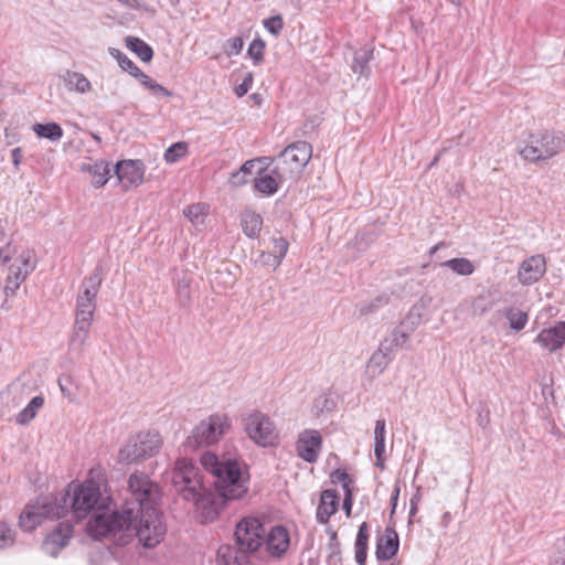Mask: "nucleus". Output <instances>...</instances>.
<instances>
[{
	"mask_svg": "<svg viewBox=\"0 0 565 565\" xmlns=\"http://www.w3.org/2000/svg\"><path fill=\"white\" fill-rule=\"evenodd\" d=\"M265 42L262 39H255L248 46L247 53L254 60L255 64H259L264 60Z\"/></svg>",
	"mask_w": 565,
	"mask_h": 565,
	"instance_id": "49530a36",
	"label": "nucleus"
},
{
	"mask_svg": "<svg viewBox=\"0 0 565 565\" xmlns=\"http://www.w3.org/2000/svg\"><path fill=\"white\" fill-rule=\"evenodd\" d=\"M92 323L93 320L75 318L68 341V348L71 351H77L79 353L84 351V347L89 337Z\"/></svg>",
	"mask_w": 565,
	"mask_h": 565,
	"instance_id": "5701e85b",
	"label": "nucleus"
},
{
	"mask_svg": "<svg viewBox=\"0 0 565 565\" xmlns=\"http://www.w3.org/2000/svg\"><path fill=\"white\" fill-rule=\"evenodd\" d=\"M488 309H489V307L484 303L483 297H477L472 301V313L473 315H476V316L483 315L484 312L488 311Z\"/></svg>",
	"mask_w": 565,
	"mask_h": 565,
	"instance_id": "5fc2aeb1",
	"label": "nucleus"
},
{
	"mask_svg": "<svg viewBox=\"0 0 565 565\" xmlns=\"http://www.w3.org/2000/svg\"><path fill=\"white\" fill-rule=\"evenodd\" d=\"M12 259V250L10 245L8 244L4 248H0V270L7 268V265Z\"/></svg>",
	"mask_w": 565,
	"mask_h": 565,
	"instance_id": "864d4df0",
	"label": "nucleus"
},
{
	"mask_svg": "<svg viewBox=\"0 0 565 565\" xmlns=\"http://www.w3.org/2000/svg\"><path fill=\"white\" fill-rule=\"evenodd\" d=\"M108 53L113 58H115L120 66V68L130 75L136 71L138 67L125 53H122L120 50L115 47H109Z\"/></svg>",
	"mask_w": 565,
	"mask_h": 565,
	"instance_id": "c03bdc74",
	"label": "nucleus"
},
{
	"mask_svg": "<svg viewBox=\"0 0 565 565\" xmlns=\"http://www.w3.org/2000/svg\"><path fill=\"white\" fill-rule=\"evenodd\" d=\"M289 244L286 238L279 236L273 238V248L267 255L274 257V266L278 267L288 252Z\"/></svg>",
	"mask_w": 565,
	"mask_h": 565,
	"instance_id": "a19ab883",
	"label": "nucleus"
},
{
	"mask_svg": "<svg viewBox=\"0 0 565 565\" xmlns=\"http://www.w3.org/2000/svg\"><path fill=\"white\" fill-rule=\"evenodd\" d=\"M322 448V437L316 429H305L296 441V451L305 461L316 462Z\"/></svg>",
	"mask_w": 565,
	"mask_h": 565,
	"instance_id": "4468645a",
	"label": "nucleus"
},
{
	"mask_svg": "<svg viewBox=\"0 0 565 565\" xmlns=\"http://www.w3.org/2000/svg\"><path fill=\"white\" fill-rule=\"evenodd\" d=\"M14 542V531L4 522L0 523V548L11 546Z\"/></svg>",
	"mask_w": 565,
	"mask_h": 565,
	"instance_id": "09e8293b",
	"label": "nucleus"
},
{
	"mask_svg": "<svg viewBox=\"0 0 565 565\" xmlns=\"http://www.w3.org/2000/svg\"><path fill=\"white\" fill-rule=\"evenodd\" d=\"M126 46L132 51L142 62H150L153 57L152 47L143 40L128 35L125 38Z\"/></svg>",
	"mask_w": 565,
	"mask_h": 565,
	"instance_id": "c756f323",
	"label": "nucleus"
},
{
	"mask_svg": "<svg viewBox=\"0 0 565 565\" xmlns=\"http://www.w3.org/2000/svg\"><path fill=\"white\" fill-rule=\"evenodd\" d=\"M103 281V267L97 265L93 273L85 277L79 286L78 298L88 299L96 302V298Z\"/></svg>",
	"mask_w": 565,
	"mask_h": 565,
	"instance_id": "b1692460",
	"label": "nucleus"
},
{
	"mask_svg": "<svg viewBox=\"0 0 565 565\" xmlns=\"http://www.w3.org/2000/svg\"><path fill=\"white\" fill-rule=\"evenodd\" d=\"M392 352H387L385 348H383V343H381L377 351H375L367 363L369 370H371L373 373H382L388 365L391 358L390 354Z\"/></svg>",
	"mask_w": 565,
	"mask_h": 565,
	"instance_id": "4c0bfd02",
	"label": "nucleus"
},
{
	"mask_svg": "<svg viewBox=\"0 0 565 565\" xmlns=\"http://www.w3.org/2000/svg\"><path fill=\"white\" fill-rule=\"evenodd\" d=\"M443 152H444V150L439 151V152L434 157V159L431 160V162H430V163H429V166H428V169H430V168L435 167V166L438 163V161H439V159H440V157H441Z\"/></svg>",
	"mask_w": 565,
	"mask_h": 565,
	"instance_id": "e2e57ef3",
	"label": "nucleus"
},
{
	"mask_svg": "<svg viewBox=\"0 0 565 565\" xmlns=\"http://www.w3.org/2000/svg\"><path fill=\"white\" fill-rule=\"evenodd\" d=\"M32 130L40 138L49 139L53 142L61 140L63 129L57 122L34 124Z\"/></svg>",
	"mask_w": 565,
	"mask_h": 565,
	"instance_id": "473e14b6",
	"label": "nucleus"
},
{
	"mask_svg": "<svg viewBox=\"0 0 565 565\" xmlns=\"http://www.w3.org/2000/svg\"><path fill=\"white\" fill-rule=\"evenodd\" d=\"M232 498H224L220 491L206 490L204 487L202 491L198 493V498L191 499L190 501L195 505L196 518L201 523H209L216 520L224 509L227 501H232Z\"/></svg>",
	"mask_w": 565,
	"mask_h": 565,
	"instance_id": "f8f14e48",
	"label": "nucleus"
},
{
	"mask_svg": "<svg viewBox=\"0 0 565 565\" xmlns=\"http://www.w3.org/2000/svg\"><path fill=\"white\" fill-rule=\"evenodd\" d=\"M398 495H399V487L395 486V488L391 494L392 513H394V511L396 509Z\"/></svg>",
	"mask_w": 565,
	"mask_h": 565,
	"instance_id": "bf43d9fd",
	"label": "nucleus"
},
{
	"mask_svg": "<svg viewBox=\"0 0 565 565\" xmlns=\"http://www.w3.org/2000/svg\"><path fill=\"white\" fill-rule=\"evenodd\" d=\"M162 439L158 431H140L129 438L118 452L119 462L132 463L159 452Z\"/></svg>",
	"mask_w": 565,
	"mask_h": 565,
	"instance_id": "9d476101",
	"label": "nucleus"
},
{
	"mask_svg": "<svg viewBox=\"0 0 565 565\" xmlns=\"http://www.w3.org/2000/svg\"><path fill=\"white\" fill-rule=\"evenodd\" d=\"M230 50L226 52L227 55H236L243 50V39L239 36L232 38L227 41Z\"/></svg>",
	"mask_w": 565,
	"mask_h": 565,
	"instance_id": "603ef678",
	"label": "nucleus"
},
{
	"mask_svg": "<svg viewBox=\"0 0 565 565\" xmlns=\"http://www.w3.org/2000/svg\"><path fill=\"white\" fill-rule=\"evenodd\" d=\"M132 77L138 79L141 85L152 92L154 95H163L166 97H170L172 93L163 87L161 84L157 83L146 73H143L139 67L131 74Z\"/></svg>",
	"mask_w": 565,
	"mask_h": 565,
	"instance_id": "e433bc0d",
	"label": "nucleus"
},
{
	"mask_svg": "<svg viewBox=\"0 0 565 565\" xmlns=\"http://www.w3.org/2000/svg\"><path fill=\"white\" fill-rule=\"evenodd\" d=\"M399 546V540L397 532L387 526L382 535H380L376 540V550L375 556L377 561L384 562L393 558Z\"/></svg>",
	"mask_w": 565,
	"mask_h": 565,
	"instance_id": "aec40b11",
	"label": "nucleus"
},
{
	"mask_svg": "<svg viewBox=\"0 0 565 565\" xmlns=\"http://www.w3.org/2000/svg\"><path fill=\"white\" fill-rule=\"evenodd\" d=\"M128 489L131 499L124 504H130L136 511L157 508L160 500V488L147 473L134 472L128 479Z\"/></svg>",
	"mask_w": 565,
	"mask_h": 565,
	"instance_id": "6e6552de",
	"label": "nucleus"
},
{
	"mask_svg": "<svg viewBox=\"0 0 565 565\" xmlns=\"http://www.w3.org/2000/svg\"><path fill=\"white\" fill-rule=\"evenodd\" d=\"M241 225L246 236L255 238L262 231L263 217L254 211L245 210L241 215Z\"/></svg>",
	"mask_w": 565,
	"mask_h": 565,
	"instance_id": "bb28decb",
	"label": "nucleus"
},
{
	"mask_svg": "<svg viewBox=\"0 0 565 565\" xmlns=\"http://www.w3.org/2000/svg\"><path fill=\"white\" fill-rule=\"evenodd\" d=\"M234 536L236 542L234 546L253 554L264 543L263 524L255 518L243 519L236 525Z\"/></svg>",
	"mask_w": 565,
	"mask_h": 565,
	"instance_id": "ddd939ff",
	"label": "nucleus"
},
{
	"mask_svg": "<svg viewBox=\"0 0 565 565\" xmlns=\"http://www.w3.org/2000/svg\"><path fill=\"white\" fill-rule=\"evenodd\" d=\"M253 166H254V161H253V160L246 161V162L241 167V172H244V173H250Z\"/></svg>",
	"mask_w": 565,
	"mask_h": 565,
	"instance_id": "680f3d73",
	"label": "nucleus"
},
{
	"mask_svg": "<svg viewBox=\"0 0 565 565\" xmlns=\"http://www.w3.org/2000/svg\"><path fill=\"white\" fill-rule=\"evenodd\" d=\"M312 147L307 141H296L287 146L275 159L273 173L288 181L296 180L308 164Z\"/></svg>",
	"mask_w": 565,
	"mask_h": 565,
	"instance_id": "39448f33",
	"label": "nucleus"
},
{
	"mask_svg": "<svg viewBox=\"0 0 565 565\" xmlns=\"http://www.w3.org/2000/svg\"><path fill=\"white\" fill-rule=\"evenodd\" d=\"M73 535V524L70 521L60 522L42 543L45 554L55 557L64 548Z\"/></svg>",
	"mask_w": 565,
	"mask_h": 565,
	"instance_id": "dca6fc26",
	"label": "nucleus"
},
{
	"mask_svg": "<svg viewBox=\"0 0 565 565\" xmlns=\"http://www.w3.org/2000/svg\"><path fill=\"white\" fill-rule=\"evenodd\" d=\"M95 310V301L76 297L75 318L93 320Z\"/></svg>",
	"mask_w": 565,
	"mask_h": 565,
	"instance_id": "79ce46f5",
	"label": "nucleus"
},
{
	"mask_svg": "<svg viewBox=\"0 0 565 565\" xmlns=\"http://www.w3.org/2000/svg\"><path fill=\"white\" fill-rule=\"evenodd\" d=\"M501 313L508 319L510 328L516 332L524 329L529 321V315L514 307L504 308Z\"/></svg>",
	"mask_w": 565,
	"mask_h": 565,
	"instance_id": "c9c22d12",
	"label": "nucleus"
},
{
	"mask_svg": "<svg viewBox=\"0 0 565 565\" xmlns=\"http://www.w3.org/2000/svg\"><path fill=\"white\" fill-rule=\"evenodd\" d=\"M35 253L32 249H22L19 255L7 265L8 276L4 285L7 297L14 296L21 284L35 269Z\"/></svg>",
	"mask_w": 565,
	"mask_h": 565,
	"instance_id": "9b49d317",
	"label": "nucleus"
},
{
	"mask_svg": "<svg viewBox=\"0 0 565 565\" xmlns=\"http://www.w3.org/2000/svg\"><path fill=\"white\" fill-rule=\"evenodd\" d=\"M411 337V332L404 329V326L401 324L395 328L390 338H386L382 343L383 348L386 349L387 352H393L397 348L404 347Z\"/></svg>",
	"mask_w": 565,
	"mask_h": 565,
	"instance_id": "72a5a7b5",
	"label": "nucleus"
},
{
	"mask_svg": "<svg viewBox=\"0 0 565 565\" xmlns=\"http://www.w3.org/2000/svg\"><path fill=\"white\" fill-rule=\"evenodd\" d=\"M339 493L335 489L323 490L320 494V503L316 518L320 524L329 523L330 518L338 511Z\"/></svg>",
	"mask_w": 565,
	"mask_h": 565,
	"instance_id": "4be33fe9",
	"label": "nucleus"
},
{
	"mask_svg": "<svg viewBox=\"0 0 565 565\" xmlns=\"http://www.w3.org/2000/svg\"><path fill=\"white\" fill-rule=\"evenodd\" d=\"M565 148V134L556 130H540L531 134L527 145L519 153L530 162L545 161Z\"/></svg>",
	"mask_w": 565,
	"mask_h": 565,
	"instance_id": "423d86ee",
	"label": "nucleus"
},
{
	"mask_svg": "<svg viewBox=\"0 0 565 565\" xmlns=\"http://www.w3.org/2000/svg\"><path fill=\"white\" fill-rule=\"evenodd\" d=\"M178 295L183 303L188 302L190 299V288L189 284L185 281L178 282Z\"/></svg>",
	"mask_w": 565,
	"mask_h": 565,
	"instance_id": "6e6d98bb",
	"label": "nucleus"
},
{
	"mask_svg": "<svg viewBox=\"0 0 565 565\" xmlns=\"http://www.w3.org/2000/svg\"><path fill=\"white\" fill-rule=\"evenodd\" d=\"M172 486L186 501L198 498V493L204 488L199 467L191 459H178L172 471Z\"/></svg>",
	"mask_w": 565,
	"mask_h": 565,
	"instance_id": "1a4fd4ad",
	"label": "nucleus"
},
{
	"mask_svg": "<svg viewBox=\"0 0 565 565\" xmlns=\"http://www.w3.org/2000/svg\"><path fill=\"white\" fill-rule=\"evenodd\" d=\"M250 553L234 545H221L217 550V565H254Z\"/></svg>",
	"mask_w": 565,
	"mask_h": 565,
	"instance_id": "412c9836",
	"label": "nucleus"
},
{
	"mask_svg": "<svg viewBox=\"0 0 565 565\" xmlns=\"http://www.w3.org/2000/svg\"><path fill=\"white\" fill-rule=\"evenodd\" d=\"M264 542L267 553L273 558L280 559L289 550L290 535L285 526L276 525L270 529Z\"/></svg>",
	"mask_w": 565,
	"mask_h": 565,
	"instance_id": "a211bd4d",
	"label": "nucleus"
},
{
	"mask_svg": "<svg viewBox=\"0 0 565 565\" xmlns=\"http://www.w3.org/2000/svg\"><path fill=\"white\" fill-rule=\"evenodd\" d=\"M543 349L555 352L565 344V321H558L553 327L543 329L535 338Z\"/></svg>",
	"mask_w": 565,
	"mask_h": 565,
	"instance_id": "6ab92c4d",
	"label": "nucleus"
},
{
	"mask_svg": "<svg viewBox=\"0 0 565 565\" xmlns=\"http://www.w3.org/2000/svg\"><path fill=\"white\" fill-rule=\"evenodd\" d=\"M331 480L332 482L337 483V482H340L342 483V488L344 491H347V489H351L350 488V484L353 482L352 478L349 476V473L343 470V469H337L334 470L332 473H331Z\"/></svg>",
	"mask_w": 565,
	"mask_h": 565,
	"instance_id": "8fccbe9b",
	"label": "nucleus"
},
{
	"mask_svg": "<svg viewBox=\"0 0 565 565\" xmlns=\"http://www.w3.org/2000/svg\"><path fill=\"white\" fill-rule=\"evenodd\" d=\"M287 179H280L277 173L259 174L254 181V186L257 191L266 195H273L278 191L280 184L287 182Z\"/></svg>",
	"mask_w": 565,
	"mask_h": 565,
	"instance_id": "393cba45",
	"label": "nucleus"
},
{
	"mask_svg": "<svg viewBox=\"0 0 565 565\" xmlns=\"http://www.w3.org/2000/svg\"><path fill=\"white\" fill-rule=\"evenodd\" d=\"M63 81L68 89L76 90L82 94L89 92L92 88L90 82L82 73L66 71L63 75Z\"/></svg>",
	"mask_w": 565,
	"mask_h": 565,
	"instance_id": "2f4dec72",
	"label": "nucleus"
},
{
	"mask_svg": "<svg viewBox=\"0 0 565 565\" xmlns=\"http://www.w3.org/2000/svg\"><path fill=\"white\" fill-rule=\"evenodd\" d=\"M188 153V143L179 141L171 145L164 153V160L169 163H174Z\"/></svg>",
	"mask_w": 565,
	"mask_h": 565,
	"instance_id": "37998d69",
	"label": "nucleus"
},
{
	"mask_svg": "<svg viewBox=\"0 0 565 565\" xmlns=\"http://www.w3.org/2000/svg\"><path fill=\"white\" fill-rule=\"evenodd\" d=\"M204 470L214 478L212 484L224 498L242 499L248 491L249 473L247 467L236 458L216 456L206 451L201 456Z\"/></svg>",
	"mask_w": 565,
	"mask_h": 565,
	"instance_id": "7ed1b4c3",
	"label": "nucleus"
},
{
	"mask_svg": "<svg viewBox=\"0 0 565 565\" xmlns=\"http://www.w3.org/2000/svg\"><path fill=\"white\" fill-rule=\"evenodd\" d=\"M253 73L248 72L243 82L237 85L235 87V94L238 96V97H243L245 94H247V92L250 89L252 85H253Z\"/></svg>",
	"mask_w": 565,
	"mask_h": 565,
	"instance_id": "3c124183",
	"label": "nucleus"
},
{
	"mask_svg": "<svg viewBox=\"0 0 565 565\" xmlns=\"http://www.w3.org/2000/svg\"><path fill=\"white\" fill-rule=\"evenodd\" d=\"M44 398L41 395L34 396L30 403L17 415V423L26 425L33 420L38 412L43 407Z\"/></svg>",
	"mask_w": 565,
	"mask_h": 565,
	"instance_id": "f704fd0d",
	"label": "nucleus"
},
{
	"mask_svg": "<svg viewBox=\"0 0 565 565\" xmlns=\"http://www.w3.org/2000/svg\"><path fill=\"white\" fill-rule=\"evenodd\" d=\"M264 26L270 34L275 36L279 35L281 30L284 29L282 17L280 14H277L264 20Z\"/></svg>",
	"mask_w": 565,
	"mask_h": 565,
	"instance_id": "de8ad7c7",
	"label": "nucleus"
},
{
	"mask_svg": "<svg viewBox=\"0 0 565 565\" xmlns=\"http://www.w3.org/2000/svg\"><path fill=\"white\" fill-rule=\"evenodd\" d=\"M88 530L94 539L108 537L119 546L137 537L147 548L157 546L167 531L157 508L135 512L130 504L122 507L121 511L96 514L88 522Z\"/></svg>",
	"mask_w": 565,
	"mask_h": 565,
	"instance_id": "f257e3e1",
	"label": "nucleus"
},
{
	"mask_svg": "<svg viewBox=\"0 0 565 565\" xmlns=\"http://www.w3.org/2000/svg\"><path fill=\"white\" fill-rule=\"evenodd\" d=\"M552 565H565V555L555 558Z\"/></svg>",
	"mask_w": 565,
	"mask_h": 565,
	"instance_id": "0e129e2a",
	"label": "nucleus"
},
{
	"mask_svg": "<svg viewBox=\"0 0 565 565\" xmlns=\"http://www.w3.org/2000/svg\"><path fill=\"white\" fill-rule=\"evenodd\" d=\"M115 173L125 191L143 181L145 167L140 160H122L115 166Z\"/></svg>",
	"mask_w": 565,
	"mask_h": 565,
	"instance_id": "2eb2a0df",
	"label": "nucleus"
},
{
	"mask_svg": "<svg viewBox=\"0 0 565 565\" xmlns=\"http://www.w3.org/2000/svg\"><path fill=\"white\" fill-rule=\"evenodd\" d=\"M441 245L443 244L440 243V244H437V245L433 246L431 249H430V255L435 254Z\"/></svg>",
	"mask_w": 565,
	"mask_h": 565,
	"instance_id": "774afa93",
	"label": "nucleus"
},
{
	"mask_svg": "<svg viewBox=\"0 0 565 565\" xmlns=\"http://www.w3.org/2000/svg\"><path fill=\"white\" fill-rule=\"evenodd\" d=\"M58 385H60V387H61V391H62L64 394L70 395V393L66 391V386H64V385H63V380H62V379H60V380H58Z\"/></svg>",
	"mask_w": 565,
	"mask_h": 565,
	"instance_id": "338daca9",
	"label": "nucleus"
},
{
	"mask_svg": "<svg viewBox=\"0 0 565 565\" xmlns=\"http://www.w3.org/2000/svg\"><path fill=\"white\" fill-rule=\"evenodd\" d=\"M210 206L205 203H196L186 206L183 210L184 216L193 224H202L204 217L209 214Z\"/></svg>",
	"mask_w": 565,
	"mask_h": 565,
	"instance_id": "ea45409f",
	"label": "nucleus"
},
{
	"mask_svg": "<svg viewBox=\"0 0 565 565\" xmlns=\"http://www.w3.org/2000/svg\"><path fill=\"white\" fill-rule=\"evenodd\" d=\"M83 170L88 171L93 175V184L95 188L105 185L110 175V167L103 160L89 166L84 164Z\"/></svg>",
	"mask_w": 565,
	"mask_h": 565,
	"instance_id": "7c9ffc66",
	"label": "nucleus"
},
{
	"mask_svg": "<svg viewBox=\"0 0 565 565\" xmlns=\"http://www.w3.org/2000/svg\"><path fill=\"white\" fill-rule=\"evenodd\" d=\"M418 502H419V495L418 494H415L412 499H411V509H409V515L413 516L417 513V507H418Z\"/></svg>",
	"mask_w": 565,
	"mask_h": 565,
	"instance_id": "052dcab7",
	"label": "nucleus"
},
{
	"mask_svg": "<svg viewBox=\"0 0 565 565\" xmlns=\"http://www.w3.org/2000/svg\"><path fill=\"white\" fill-rule=\"evenodd\" d=\"M231 418L226 414H213L194 426L183 447L188 451L198 450L216 444L231 428Z\"/></svg>",
	"mask_w": 565,
	"mask_h": 565,
	"instance_id": "20e7f679",
	"label": "nucleus"
},
{
	"mask_svg": "<svg viewBox=\"0 0 565 565\" xmlns=\"http://www.w3.org/2000/svg\"><path fill=\"white\" fill-rule=\"evenodd\" d=\"M242 422L244 431L257 446L267 448L275 447L279 444V430L267 414L254 411L245 415Z\"/></svg>",
	"mask_w": 565,
	"mask_h": 565,
	"instance_id": "0eeeda50",
	"label": "nucleus"
},
{
	"mask_svg": "<svg viewBox=\"0 0 565 565\" xmlns=\"http://www.w3.org/2000/svg\"><path fill=\"white\" fill-rule=\"evenodd\" d=\"M352 501H353L352 490L347 489V491H344V500H343V510L345 511L347 516H350V514H351Z\"/></svg>",
	"mask_w": 565,
	"mask_h": 565,
	"instance_id": "4d7b16f0",
	"label": "nucleus"
},
{
	"mask_svg": "<svg viewBox=\"0 0 565 565\" xmlns=\"http://www.w3.org/2000/svg\"><path fill=\"white\" fill-rule=\"evenodd\" d=\"M546 271V260L543 255H533L524 259L518 270V279L524 286L537 282Z\"/></svg>",
	"mask_w": 565,
	"mask_h": 565,
	"instance_id": "f3484780",
	"label": "nucleus"
},
{
	"mask_svg": "<svg viewBox=\"0 0 565 565\" xmlns=\"http://www.w3.org/2000/svg\"><path fill=\"white\" fill-rule=\"evenodd\" d=\"M250 97H252V99L254 100L255 104H257V105L262 104L263 98L260 97L259 94H253Z\"/></svg>",
	"mask_w": 565,
	"mask_h": 565,
	"instance_id": "69168bd1",
	"label": "nucleus"
},
{
	"mask_svg": "<svg viewBox=\"0 0 565 565\" xmlns=\"http://www.w3.org/2000/svg\"><path fill=\"white\" fill-rule=\"evenodd\" d=\"M99 484L92 478L82 484H70L58 497L53 494L41 495L29 503L20 515L19 525L23 531H32L47 519H61L68 513L76 520L104 508Z\"/></svg>",
	"mask_w": 565,
	"mask_h": 565,
	"instance_id": "f03ea898",
	"label": "nucleus"
},
{
	"mask_svg": "<svg viewBox=\"0 0 565 565\" xmlns=\"http://www.w3.org/2000/svg\"><path fill=\"white\" fill-rule=\"evenodd\" d=\"M374 455L376 458V466L381 469L384 468V452H385V420L377 419L374 428Z\"/></svg>",
	"mask_w": 565,
	"mask_h": 565,
	"instance_id": "cd10ccee",
	"label": "nucleus"
},
{
	"mask_svg": "<svg viewBox=\"0 0 565 565\" xmlns=\"http://www.w3.org/2000/svg\"><path fill=\"white\" fill-rule=\"evenodd\" d=\"M11 157H12V162L15 167H18L22 160V151L21 149L18 147V148H14L12 151H11Z\"/></svg>",
	"mask_w": 565,
	"mask_h": 565,
	"instance_id": "13d9d810",
	"label": "nucleus"
},
{
	"mask_svg": "<svg viewBox=\"0 0 565 565\" xmlns=\"http://www.w3.org/2000/svg\"><path fill=\"white\" fill-rule=\"evenodd\" d=\"M441 266L448 267L454 273L461 275V276H469L476 269L472 262L465 257L448 259V260L441 263Z\"/></svg>",
	"mask_w": 565,
	"mask_h": 565,
	"instance_id": "58836bf2",
	"label": "nucleus"
},
{
	"mask_svg": "<svg viewBox=\"0 0 565 565\" xmlns=\"http://www.w3.org/2000/svg\"><path fill=\"white\" fill-rule=\"evenodd\" d=\"M373 58V49L364 46L354 53L352 71L360 76L370 75L369 63Z\"/></svg>",
	"mask_w": 565,
	"mask_h": 565,
	"instance_id": "c85d7f7f",
	"label": "nucleus"
},
{
	"mask_svg": "<svg viewBox=\"0 0 565 565\" xmlns=\"http://www.w3.org/2000/svg\"><path fill=\"white\" fill-rule=\"evenodd\" d=\"M369 539L370 526L366 522H363L359 526L354 543L355 561L359 565H366Z\"/></svg>",
	"mask_w": 565,
	"mask_h": 565,
	"instance_id": "a878e982",
	"label": "nucleus"
},
{
	"mask_svg": "<svg viewBox=\"0 0 565 565\" xmlns=\"http://www.w3.org/2000/svg\"><path fill=\"white\" fill-rule=\"evenodd\" d=\"M390 301V297L387 295H380L377 297H375L373 300L369 301V302H363L360 305V313L365 316V315H370L374 311H376L379 308L387 305Z\"/></svg>",
	"mask_w": 565,
	"mask_h": 565,
	"instance_id": "a18cd8bd",
	"label": "nucleus"
}]
</instances>
